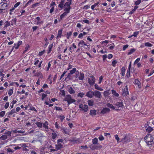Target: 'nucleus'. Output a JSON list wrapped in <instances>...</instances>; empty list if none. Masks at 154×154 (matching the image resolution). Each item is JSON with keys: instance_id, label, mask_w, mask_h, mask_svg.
I'll return each mask as SVG.
<instances>
[{"instance_id": "obj_1", "label": "nucleus", "mask_w": 154, "mask_h": 154, "mask_svg": "<svg viewBox=\"0 0 154 154\" xmlns=\"http://www.w3.org/2000/svg\"><path fill=\"white\" fill-rule=\"evenodd\" d=\"M144 139L148 146L153 145L154 143V138L150 134L146 135Z\"/></svg>"}, {"instance_id": "obj_2", "label": "nucleus", "mask_w": 154, "mask_h": 154, "mask_svg": "<svg viewBox=\"0 0 154 154\" xmlns=\"http://www.w3.org/2000/svg\"><path fill=\"white\" fill-rule=\"evenodd\" d=\"M74 77L77 79V80H82L84 78V74L82 72H79L78 71H77L75 73Z\"/></svg>"}, {"instance_id": "obj_3", "label": "nucleus", "mask_w": 154, "mask_h": 154, "mask_svg": "<svg viewBox=\"0 0 154 154\" xmlns=\"http://www.w3.org/2000/svg\"><path fill=\"white\" fill-rule=\"evenodd\" d=\"M64 100L67 101L69 105L75 102V100L72 99L71 96L69 95L65 96Z\"/></svg>"}, {"instance_id": "obj_4", "label": "nucleus", "mask_w": 154, "mask_h": 154, "mask_svg": "<svg viewBox=\"0 0 154 154\" xmlns=\"http://www.w3.org/2000/svg\"><path fill=\"white\" fill-rule=\"evenodd\" d=\"M78 45L79 47H83L85 49L88 50L90 48V46L89 45L87 44L85 42L82 40H81L78 44Z\"/></svg>"}, {"instance_id": "obj_5", "label": "nucleus", "mask_w": 154, "mask_h": 154, "mask_svg": "<svg viewBox=\"0 0 154 154\" xmlns=\"http://www.w3.org/2000/svg\"><path fill=\"white\" fill-rule=\"evenodd\" d=\"M79 107L84 112H86L88 109V107L87 105L81 104L79 105Z\"/></svg>"}, {"instance_id": "obj_6", "label": "nucleus", "mask_w": 154, "mask_h": 154, "mask_svg": "<svg viewBox=\"0 0 154 154\" xmlns=\"http://www.w3.org/2000/svg\"><path fill=\"white\" fill-rule=\"evenodd\" d=\"M95 78L93 75L91 76L88 79V81L90 85H93L95 83Z\"/></svg>"}, {"instance_id": "obj_7", "label": "nucleus", "mask_w": 154, "mask_h": 154, "mask_svg": "<svg viewBox=\"0 0 154 154\" xmlns=\"http://www.w3.org/2000/svg\"><path fill=\"white\" fill-rule=\"evenodd\" d=\"M71 142L74 143H82V140L79 138H73L70 140Z\"/></svg>"}, {"instance_id": "obj_8", "label": "nucleus", "mask_w": 154, "mask_h": 154, "mask_svg": "<svg viewBox=\"0 0 154 154\" xmlns=\"http://www.w3.org/2000/svg\"><path fill=\"white\" fill-rule=\"evenodd\" d=\"M22 42L21 41H19L17 43H15L14 44V46L13 47L12 50L15 48L16 49H18L19 46L22 44Z\"/></svg>"}, {"instance_id": "obj_9", "label": "nucleus", "mask_w": 154, "mask_h": 154, "mask_svg": "<svg viewBox=\"0 0 154 154\" xmlns=\"http://www.w3.org/2000/svg\"><path fill=\"white\" fill-rule=\"evenodd\" d=\"M129 92L128 91V88L127 86H126L124 89L123 90L122 95L124 96H125L127 95L128 94Z\"/></svg>"}, {"instance_id": "obj_10", "label": "nucleus", "mask_w": 154, "mask_h": 154, "mask_svg": "<svg viewBox=\"0 0 154 154\" xmlns=\"http://www.w3.org/2000/svg\"><path fill=\"white\" fill-rule=\"evenodd\" d=\"M94 94V92H93L92 91H89L86 93V96L90 98H92Z\"/></svg>"}, {"instance_id": "obj_11", "label": "nucleus", "mask_w": 154, "mask_h": 154, "mask_svg": "<svg viewBox=\"0 0 154 154\" xmlns=\"http://www.w3.org/2000/svg\"><path fill=\"white\" fill-rule=\"evenodd\" d=\"M134 84L135 85L137 86L138 88H140L141 87V82L137 79H136L134 81Z\"/></svg>"}, {"instance_id": "obj_12", "label": "nucleus", "mask_w": 154, "mask_h": 154, "mask_svg": "<svg viewBox=\"0 0 154 154\" xmlns=\"http://www.w3.org/2000/svg\"><path fill=\"white\" fill-rule=\"evenodd\" d=\"M94 96L96 97L100 98L101 97V94L100 92L95 91H94Z\"/></svg>"}, {"instance_id": "obj_13", "label": "nucleus", "mask_w": 154, "mask_h": 154, "mask_svg": "<svg viewBox=\"0 0 154 154\" xmlns=\"http://www.w3.org/2000/svg\"><path fill=\"white\" fill-rule=\"evenodd\" d=\"M95 144H92L91 145H90V147L91 149H92L94 150L96 149H97L98 148H101V146H96L95 145Z\"/></svg>"}, {"instance_id": "obj_14", "label": "nucleus", "mask_w": 154, "mask_h": 154, "mask_svg": "<svg viewBox=\"0 0 154 154\" xmlns=\"http://www.w3.org/2000/svg\"><path fill=\"white\" fill-rule=\"evenodd\" d=\"M65 0H61L58 7L60 8L61 9H62L64 6V4L65 2Z\"/></svg>"}, {"instance_id": "obj_15", "label": "nucleus", "mask_w": 154, "mask_h": 154, "mask_svg": "<svg viewBox=\"0 0 154 154\" xmlns=\"http://www.w3.org/2000/svg\"><path fill=\"white\" fill-rule=\"evenodd\" d=\"M48 122L47 121H45V122L43 124V126L45 129H48L49 128Z\"/></svg>"}, {"instance_id": "obj_16", "label": "nucleus", "mask_w": 154, "mask_h": 154, "mask_svg": "<svg viewBox=\"0 0 154 154\" xmlns=\"http://www.w3.org/2000/svg\"><path fill=\"white\" fill-rule=\"evenodd\" d=\"M62 32V29H60L58 30L57 35V38H60L61 37Z\"/></svg>"}, {"instance_id": "obj_17", "label": "nucleus", "mask_w": 154, "mask_h": 154, "mask_svg": "<svg viewBox=\"0 0 154 154\" xmlns=\"http://www.w3.org/2000/svg\"><path fill=\"white\" fill-rule=\"evenodd\" d=\"M71 9V7H69V8H65L64 9V11L65 13L68 14L69 13L70 10Z\"/></svg>"}, {"instance_id": "obj_18", "label": "nucleus", "mask_w": 154, "mask_h": 154, "mask_svg": "<svg viewBox=\"0 0 154 154\" xmlns=\"http://www.w3.org/2000/svg\"><path fill=\"white\" fill-rule=\"evenodd\" d=\"M90 115L92 116H95L97 114V111L95 110H92L90 111Z\"/></svg>"}, {"instance_id": "obj_19", "label": "nucleus", "mask_w": 154, "mask_h": 154, "mask_svg": "<svg viewBox=\"0 0 154 154\" xmlns=\"http://www.w3.org/2000/svg\"><path fill=\"white\" fill-rule=\"evenodd\" d=\"M35 124L39 128H41L43 126V123L41 122H35Z\"/></svg>"}, {"instance_id": "obj_20", "label": "nucleus", "mask_w": 154, "mask_h": 154, "mask_svg": "<svg viewBox=\"0 0 154 154\" xmlns=\"http://www.w3.org/2000/svg\"><path fill=\"white\" fill-rule=\"evenodd\" d=\"M71 3H72L71 2H67L65 3L64 7L65 8L71 7L70 5L71 4Z\"/></svg>"}, {"instance_id": "obj_21", "label": "nucleus", "mask_w": 154, "mask_h": 154, "mask_svg": "<svg viewBox=\"0 0 154 154\" xmlns=\"http://www.w3.org/2000/svg\"><path fill=\"white\" fill-rule=\"evenodd\" d=\"M98 139L95 137L92 140V144H97L98 143Z\"/></svg>"}, {"instance_id": "obj_22", "label": "nucleus", "mask_w": 154, "mask_h": 154, "mask_svg": "<svg viewBox=\"0 0 154 154\" xmlns=\"http://www.w3.org/2000/svg\"><path fill=\"white\" fill-rule=\"evenodd\" d=\"M135 51L136 49L133 48L129 50V51L128 52L127 54L128 55H130L135 52Z\"/></svg>"}, {"instance_id": "obj_23", "label": "nucleus", "mask_w": 154, "mask_h": 154, "mask_svg": "<svg viewBox=\"0 0 154 154\" xmlns=\"http://www.w3.org/2000/svg\"><path fill=\"white\" fill-rule=\"evenodd\" d=\"M68 91L70 94H74L75 92V90L71 87L68 89Z\"/></svg>"}, {"instance_id": "obj_24", "label": "nucleus", "mask_w": 154, "mask_h": 154, "mask_svg": "<svg viewBox=\"0 0 154 154\" xmlns=\"http://www.w3.org/2000/svg\"><path fill=\"white\" fill-rule=\"evenodd\" d=\"M62 145L61 143H58L57 145H56V147L57 150H59L62 147Z\"/></svg>"}, {"instance_id": "obj_25", "label": "nucleus", "mask_w": 154, "mask_h": 154, "mask_svg": "<svg viewBox=\"0 0 154 154\" xmlns=\"http://www.w3.org/2000/svg\"><path fill=\"white\" fill-rule=\"evenodd\" d=\"M116 105L120 107H122L123 106V103L122 102L116 103Z\"/></svg>"}, {"instance_id": "obj_26", "label": "nucleus", "mask_w": 154, "mask_h": 154, "mask_svg": "<svg viewBox=\"0 0 154 154\" xmlns=\"http://www.w3.org/2000/svg\"><path fill=\"white\" fill-rule=\"evenodd\" d=\"M11 25L10 23L8 21H6L4 23V28H7L9 26Z\"/></svg>"}, {"instance_id": "obj_27", "label": "nucleus", "mask_w": 154, "mask_h": 154, "mask_svg": "<svg viewBox=\"0 0 154 154\" xmlns=\"http://www.w3.org/2000/svg\"><path fill=\"white\" fill-rule=\"evenodd\" d=\"M16 112V111L15 109H12L11 111L8 113V117H9L10 115H12L13 113H15Z\"/></svg>"}, {"instance_id": "obj_28", "label": "nucleus", "mask_w": 154, "mask_h": 154, "mask_svg": "<svg viewBox=\"0 0 154 154\" xmlns=\"http://www.w3.org/2000/svg\"><path fill=\"white\" fill-rule=\"evenodd\" d=\"M53 44L50 45L48 47V53L49 54L50 53L51 51V49L53 47Z\"/></svg>"}, {"instance_id": "obj_29", "label": "nucleus", "mask_w": 154, "mask_h": 154, "mask_svg": "<svg viewBox=\"0 0 154 154\" xmlns=\"http://www.w3.org/2000/svg\"><path fill=\"white\" fill-rule=\"evenodd\" d=\"M112 94L113 95L115 96L116 97H118L119 96V94L116 93V91L114 90H112Z\"/></svg>"}, {"instance_id": "obj_30", "label": "nucleus", "mask_w": 154, "mask_h": 154, "mask_svg": "<svg viewBox=\"0 0 154 154\" xmlns=\"http://www.w3.org/2000/svg\"><path fill=\"white\" fill-rule=\"evenodd\" d=\"M13 88L12 89H10L8 91V94L9 96H11L13 93Z\"/></svg>"}, {"instance_id": "obj_31", "label": "nucleus", "mask_w": 154, "mask_h": 154, "mask_svg": "<svg viewBox=\"0 0 154 154\" xmlns=\"http://www.w3.org/2000/svg\"><path fill=\"white\" fill-rule=\"evenodd\" d=\"M88 103L89 106H92L94 104V102L92 100H88Z\"/></svg>"}, {"instance_id": "obj_32", "label": "nucleus", "mask_w": 154, "mask_h": 154, "mask_svg": "<svg viewBox=\"0 0 154 154\" xmlns=\"http://www.w3.org/2000/svg\"><path fill=\"white\" fill-rule=\"evenodd\" d=\"M125 68L124 67H123L121 69V74L122 76H124L125 75Z\"/></svg>"}, {"instance_id": "obj_33", "label": "nucleus", "mask_w": 154, "mask_h": 154, "mask_svg": "<svg viewBox=\"0 0 154 154\" xmlns=\"http://www.w3.org/2000/svg\"><path fill=\"white\" fill-rule=\"evenodd\" d=\"M94 86H95V89L98 90L100 91H102L103 90V89H102L101 88L99 87L98 85L97 84H95V85Z\"/></svg>"}, {"instance_id": "obj_34", "label": "nucleus", "mask_w": 154, "mask_h": 154, "mask_svg": "<svg viewBox=\"0 0 154 154\" xmlns=\"http://www.w3.org/2000/svg\"><path fill=\"white\" fill-rule=\"evenodd\" d=\"M153 130L152 128L150 126H148L146 129V131L149 133L151 132Z\"/></svg>"}, {"instance_id": "obj_35", "label": "nucleus", "mask_w": 154, "mask_h": 154, "mask_svg": "<svg viewBox=\"0 0 154 154\" xmlns=\"http://www.w3.org/2000/svg\"><path fill=\"white\" fill-rule=\"evenodd\" d=\"M106 106L112 109H115V107L112 104L110 103L106 104Z\"/></svg>"}, {"instance_id": "obj_36", "label": "nucleus", "mask_w": 154, "mask_h": 154, "mask_svg": "<svg viewBox=\"0 0 154 154\" xmlns=\"http://www.w3.org/2000/svg\"><path fill=\"white\" fill-rule=\"evenodd\" d=\"M77 71H76V69L75 68H73V69L71 70L70 71V73H69V74H72L74 73L75 72H76Z\"/></svg>"}, {"instance_id": "obj_37", "label": "nucleus", "mask_w": 154, "mask_h": 154, "mask_svg": "<svg viewBox=\"0 0 154 154\" xmlns=\"http://www.w3.org/2000/svg\"><path fill=\"white\" fill-rule=\"evenodd\" d=\"M67 15V14L65 12H64L60 16V18L61 20L64 19V17Z\"/></svg>"}, {"instance_id": "obj_38", "label": "nucleus", "mask_w": 154, "mask_h": 154, "mask_svg": "<svg viewBox=\"0 0 154 154\" xmlns=\"http://www.w3.org/2000/svg\"><path fill=\"white\" fill-rule=\"evenodd\" d=\"M99 4V2H97V3H94L93 5L91 6V9L92 10H94L95 7H96L98 4Z\"/></svg>"}, {"instance_id": "obj_39", "label": "nucleus", "mask_w": 154, "mask_h": 154, "mask_svg": "<svg viewBox=\"0 0 154 154\" xmlns=\"http://www.w3.org/2000/svg\"><path fill=\"white\" fill-rule=\"evenodd\" d=\"M72 32H67L66 37L67 39H69V38L70 36L72 35Z\"/></svg>"}, {"instance_id": "obj_40", "label": "nucleus", "mask_w": 154, "mask_h": 154, "mask_svg": "<svg viewBox=\"0 0 154 154\" xmlns=\"http://www.w3.org/2000/svg\"><path fill=\"white\" fill-rule=\"evenodd\" d=\"M84 95V94L83 92H80L78 94L77 96L79 97H83Z\"/></svg>"}, {"instance_id": "obj_41", "label": "nucleus", "mask_w": 154, "mask_h": 154, "mask_svg": "<svg viewBox=\"0 0 154 154\" xmlns=\"http://www.w3.org/2000/svg\"><path fill=\"white\" fill-rule=\"evenodd\" d=\"M145 46L147 47H151L152 45L149 42H146L144 43Z\"/></svg>"}, {"instance_id": "obj_42", "label": "nucleus", "mask_w": 154, "mask_h": 154, "mask_svg": "<svg viewBox=\"0 0 154 154\" xmlns=\"http://www.w3.org/2000/svg\"><path fill=\"white\" fill-rule=\"evenodd\" d=\"M7 151L8 152H9L11 154H12V153H13L14 151V150L11 149L10 148H8L7 149Z\"/></svg>"}, {"instance_id": "obj_43", "label": "nucleus", "mask_w": 154, "mask_h": 154, "mask_svg": "<svg viewBox=\"0 0 154 154\" xmlns=\"http://www.w3.org/2000/svg\"><path fill=\"white\" fill-rule=\"evenodd\" d=\"M57 136V134L55 133H52V138L53 139H55Z\"/></svg>"}, {"instance_id": "obj_44", "label": "nucleus", "mask_w": 154, "mask_h": 154, "mask_svg": "<svg viewBox=\"0 0 154 154\" xmlns=\"http://www.w3.org/2000/svg\"><path fill=\"white\" fill-rule=\"evenodd\" d=\"M2 2H5L1 6V7L2 8H4V6L5 7V5H6V4L8 5L7 3L8 2L7 0H2Z\"/></svg>"}, {"instance_id": "obj_45", "label": "nucleus", "mask_w": 154, "mask_h": 154, "mask_svg": "<svg viewBox=\"0 0 154 154\" xmlns=\"http://www.w3.org/2000/svg\"><path fill=\"white\" fill-rule=\"evenodd\" d=\"M139 34V32L137 31L134 32L132 35V36L135 37H137V35Z\"/></svg>"}, {"instance_id": "obj_46", "label": "nucleus", "mask_w": 154, "mask_h": 154, "mask_svg": "<svg viewBox=\"0 0 154 154\" xmlns=\"http://www.w3.org/2000/svg\"><path fill=\"white\" fill-rule=\"evenodd\" d=\"M130 70L128 69L127 72L126 76L127 78H128L130 76Z\"/></svg>"}, {"instance_id": "obj_47", "label": "nucleus", "mask_w": 154, "mask_h": 154, "mask_svg": "<svg viewBox=\"0 0 154 154\" xmlns=\"http://www.w3.org/2000/svg\"><path fill=\"white\" fill-rule=\"evenodd\" d=\"M35 75L37 76H42V74L40 72H37L35 74Z\"/></svg>"}, {"instance_id": "obj_48", "label": "nucleus", "mask_w": 154, "mask_h": 154, "mask_svg": "<svg viewBox=\"0 0 154 154\" xmlns=\"http://www.w3.org/2000/svg\"><path fill=\"white\" fill-rule=\"evenodd\" d=\"M5 113V112L4 111H1L0 112V117H3L4 116Z\"/></svg>"}, {"instance_id": "obj_49", "label": "nucleus", "mask_w": 154, "mask_h": 154, "mask_svg": "<svg viewBox=\"0 0 154 154\" xmlns=\"http://www.w3.org/2000/svg\"><path fill=\"white\" fill-rule=\"evenodd\" d=\"M60 94L61 95L65 96V91L63 90H60Z\"/></svg>"}, {"instance_id": "obj_50", "label": "nucleus", "mask_w": 154, "mask_h": 154, "mask_svg": "<svg viewBox=\"0 0 154 154\" xmlns=\"http://www.w3.org/2000/svg\"><path fill=\"white\" fill-rule=\"evenodd\" d=\"M7 137V136L5 134L2 136L1 137V138L2 140H5L6 139Z\"/></svg>"}, {"instance_id": "obj_51", "label": "nucleus", "mask_w": 154, "mask_h": 154, "mask_svg": "<svg viewBox=\"0 0 154 154\" xmlns=\"http://www.w3.org/2000/svg\"><path fill=\"white\" fill-rule=\"evenodd\" d=\"M8 6V5H7L6 4V5H5V7H4V8H3V9L0 8V14L2 13L3 12V10H5V9H6Z\"/></svg>"}, {"instance_id": "obj_52", "label": "nucleus", "mask_w": 154, "mask_h": 154, "mask_svg": "<svg viewBox=\"0 0 154 154\" xmlns=\"http://www.w3.org/2000/svg\"><path fill=\"white\" fill-rule=\"evenodd\" d=\"M3 69H0V76L2 78H3L5 76V74L2 73Z\"/></svg>"}, {"instance_id": "obj_53", "label": "nucleus", "mask_w": 154, "mask_h": 154, "mask_svg": "<svg viewBox=\"0 0 154 154\" xmlns=\"http://www.w3.org/2000/svg\"><path fill=\"white\" fill-rule=\"evenodd\" d=\"M115 45H114V44H112L109 47V49L110 50H112L114 48Z\"/></svg>"}, {"instance_id": "obj_54", "label": "nucleus", "mask_w": 154, "mask_h": 154, "mask_svg": "<svg viewBox=\"0 0 154 154\" xmlns=\"http://www.w3.org/2000/svg\"><path fill=\"white\" fill-rule=\"evenodd\" d=\"M117 62L116 60H114L112 62V64L113 67H115L116 66V64L117 63Z\"/></svg>"}, {"instance_id": "obj_55", "label": "nucleus", "mask_w": 154, "mask_h": 154, "mask_svg": "<svg viewBox=\"0 0 154 154\" xmlns=\"http://www.w3.org/2000/svg\"><path fill=\"white\" fill-rule=\"evenodd\" d=\"M59 117L62 122L63 121V119L65 118V117L62 115H60Z\"/></svg>"}, {"instance_id": "obj_56", "label": "nucleus", "mask_w": 154, "mask_h": 154, "mask_svg": "<svg viewBox=\"0 0 154 154\" xmlns=\"http://www.w3.org/2000/svg\"><path fill=\"white\" fill-rule=\"evenodd\" d=\"M47 96V95L43 93L42 94V98L41 100H43Z\"/></svg>"}, {"instance_id": "obj_57", "label": "nucleus", "mask_w": 154, "mask_h": 154, "mask_svg": "<svg viewBox=\"0 0 154 154\" xmlns=\"http://www.w3.org/2000/svg\"><path fill=\"white\" fill-rule=\"evenodd\" d=\"M9 102L6 103L5 105V106H4V107H5V109H7L8 108V107L9 106Z\"/></svg>"}, {"instance_id": "obj_58", "label": "nucleus", "mask_w": 154, "mask_h": 154, "mask_svg": "<svg viewBox=\"0 0 154 154\" xmlns=\"http://www.w3.org/2000/svg\"><path fill=\"white\" fill-rule=\"evenodd\" d=\"M55 5H56L55 2H53V1H52L51 3L50 6V7H54L53 6Z\"/></svg>"}, {"instance_id": "obj_59", "label": "nucleus", "mask_w": 154, "mask_h": 154, "mask_svg": "<svg viewBox=\"0 0 154 154\" xmlns=\"http://www.w3.org/2000/svg\"><path fill=\"white\" fill-rule=\"evenodd\" d=\"M11 133L10 131H8L5 133V135L7 136V137L10 136L11 135Z\"/></svg>"}, {"instance_id": "obj_60", "label": "nucleus", "mask_w": 154, "mask_h": 154, "mask_svg": "<svg viewBox=\"0 0 154 154\" xmlns=\"http://www.w3.org/2000/svg\"><path fill=\"white\" fill-rule=\"evenodd\" d=\"M115 137L117 142H119L120 139L118 137V136L117 134H116L115 135Z\"/></svg>"}, {"instance_id": "obj_61", "label": "nucleus", "mask_w": 154, "mask_h": 154, "mask_svg": "<svg viewBox=\"0 0 154 154\" xmlns=\"http://www.w3.org/2000/svg\"><path fill=\"white\" fill-rule=\"evenodd\" d=\"M128 47V45H124L122 48V50L123 51H125L126 48H127Z\"/></svg>"}, {"instance_id": "obj_62", "label": "nucleus", "mask_w": 154, "mask_h": 154, "mask_svg": "<svg viewBox=\"0 0 154 154\" xmlns=\"http://www.w3.org/2000/svg\"><path fill=\"white\" fill-rule=\"evenodd\" d=\"M45 52V50H44L42 51L39 52L38 53L39 56H42L44 54Z\"/></svg>"}, {"instance_id": "obj_63", "label": "nucleus", "mask_w": 154, "mask_h": 154, "mask_svg": "<svg viewBox=\"0 0 154 154\" xmlns=\"http://www.w3.org/2000/svg\"><path fill=\"white\" fill-rule=\"evenodd\" d=\"M33 0H29L26 4L25 7L29 5H30L31 2L33 1Z\"/></svg>"}, {"instance_id": "obj_64", "label": "nucleus", "mask_w": 154, "mask_h": 154, "mask_svg": "<svg viewBox=\"0 0 154 154\" xmlns=\"http://www.w3.org/2000/svg\"><path fill=\"white\" fill-rule=\"evenodd\" d=\"M141 2L140 0H137L135 2V4L136 5H138Z\"/></svg>"}]
</instances>
